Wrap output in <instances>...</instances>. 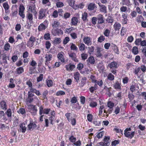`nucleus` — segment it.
<instances>
[{
	"mask_svg": "<svg viewBox=\"0 0 146 146\" xmlns=\"http://www.w3.org/2000/svg\"><path fill=\"white\" fill-rule=\"evenodd\" d=\"M132 51L134 54H137L139 53V50L137 47L136 46L133 47L132 49Z\"/></svg>",
	"mask_w": 146,
	"mask_h": 146,
	"instance_id": "obj_31",
	"label": "nucleus"
},
{
	"mask_svg": "<svg viewBox=\"0 0 146 146\" xmlns=\"http://www.w3.org/2000/svg\"><path fill=\"white\" fill-rule=\"evenodd\" d=\"M75 67V66L74 65L70 64L66 65V70L68 71H72Z\"/></svg>",
	"mask_w": 146,
	"mask_h": 146,
	"instance_id": "obj_20",
	"label": "nucleus"
},
{
	"mask_svg": "<svg viewBox=\"0 0 146 146\" xmlns=\"http://www.w3.org/2000/svg\"><path fill=\"white\" fill-rule=\"evenodd\" d=\"M24 72V69L23 67H21L17 68V72L18 74H21Z\"/></svg>",
	"mask_w": 146,
	"mask_h": 146,
	"instance_id": "obj_40",
	"label": "nucleus"
},
{
	"mask_svg": "<svg viewBox=\"0 0 146 146\" xmlns=\"http://www.w3.org/2000/svg\"><path fill=\"white\" fill-rule=\"evenodd\" d=\"M18 112L19 113L22 115L25 114L26 113L25 109L23 108H20L19 111H18Z\"/></svg>",
	"mask_w": 146,
	"mask_h": 146,
	"instance_id": "obj_53",
	"label": "nucleus"
},
{
	"mask_svg": "<svg viewBox=\"0 0 146 146\" xmlns=\"http://www.w3.org/2000/svg\"><path fill=\"white\" fill-rule=\"evenodd\" d=\"M97 19L98 23H103L105 22L103 16L101 14H99L98 15Z\"/></svg>",
	"mask_w": 146,
	"mask_h": 146,
	"instance_id": "obj_13",
	"label": "nucleus"
},
{
	"mask_svg": "<svg viewBox=\"0 0 146 146\" xmlns=\"http://www.w3.org/2000/svg\"><path fill=\"white\" fill-rule=\"evenodd\" d=\"M110 31L108 29H106L104 32V35L106 37H108L109 36Z\"/></svg>",
	"mask_w": 146,
	"mask_h": 146,
	"instance_id": "obj_43",
	"label": "nucleus"
},
{
	"mask_svg": "<svg viewBox=\"0 0 146 146\" xmlns=\"http://www.w3.org/2000/svg\"><path fill=\"white\" fill-rule=\"evenodd\" d=\"M68 121L70 122L72 125L73 126H74L76 124V119L75 118L73 117H71L69 121Z\"/></svg>",
	"mask_w": 146,
	"mask_h": 146,
	"instance_id": "obj_30",
	"label": "nucleus"
},
{
	"mask_svg": "<svg viewBox=\"0 0 146 146\" xmlns=\"http://www.w3.org/2000/svg\"><path fill=\"white\" fill-rule=\"evenodd\" d=\"M105 39V37L103 35L100 36L98 38V41L99 42H102Z\"/></svg>",
	"mask_w": 146,
	"mask_h": 146,
	"instance_id": "obj_50",
	"label": "nucleus"
},
{
	"mask_svg": "<svg viewBox=\"0 0 146 146\" xmlns=\"http://www.w3.org/2000/svg\"><path fill=\"white\" fill-rule=\"evenodd\" d=\"M122 2L123 5L127 6H131L132 4L130 3L129 0H122Z\"/></svg>",
	"mask_w": 146,
	"mask_h": 146,
	"instance_id": "obj_27",
	"label": "nucleus"
},
{
	"mask_svg": "<svg viewBox=\"0 0 146 146\" xmlns=\"http://www.w3.org/2000/svg\"><path fill=\"white\" fill-rule=\"evenodd\" d=\"M126 31L124 27H123L121 31L120 34L121 36H123L125 34Z\"/></svg>",
	"mask_w": 146,
	"mask_h": 146,
	"instance_id": "obj_60",
	"label": "nucleus"
},
{
	"mask_svg": "<svg viewBox=\"0 0 146 146\" xmlns=\"http://www.w3.org/2000/svg\"><path fill=\"white\" fill-rule=\"evenodd\" d=\"M92 38L88 36H85L83 39L84 43L88 46L91 45L92 44Z\"/></svg>",
	"mask_w": 146,
	"mask_h": 146,
	"instance_id": "obj_8",
	"label": "nucleus"
},
{
	"mask_svg": "<svg viewBox=\"0 0 146 146\" xmlns=\"http://www.w3.org/2000/svg\"><path fill=\"white\" fill-rule=\"evenodd\" d=\"M117 64L116 62L113 61L111 62L110 64L109 65L110 68H117Z\"/></svg>",
	"mask_w": 146,
	"mask_h": 146,
	"instance_id": "obj_26",
	"label": "nucleus"
},
{
	"mask_svg": "<svg viewBox=\"0 0 146 146\" xmlns=\"http://www.w3.org/2000/svg\"><path fill=\"white\" fill-rule=\"evenodd\" d=\"M85 45L83 43H81L79 46V48L80 50L83 51L85 50Z\"/></svg>",
	"mask_w": 146,
	"mask_h": 146,
	"instance_id": "obj_55",
	"label": "nucleus"
},
{
	"mask_svg": "<svg viewBox=\"0 0 146 146\" xmlns=\"http://www.w3.org/2000/svg\"><path fill=\"white\" fill-rule=\"evenodd\" d=\"M96 84L100 86L101 87L102 86L103 83L102 80H97Z\"/></svg>",
	"mask_w": 146,
	"mask_h": 146,
	"instance_id": "obj_64",
	"label": "nucleus"
},
{
	"mask_svg": "<svg viewBox=\"0 0 146 146\" xmlns=\"http://www.w3.org/2000/svg\"><path fill=\"white\" fill-rule=\"evenodd\" d=\"M110 137H105L104 139V142H100L98 143L102 146H109L110 144Z\"/></svg>",
	"mask_w": 146,
	"mask_h": 146,
	"instance_id": "obj_5",
	"label": "nucleus"
},
{
	"mask_svg": "<svg viewBox=\"0 0 146 146\" xmlns=\"http://www.w3.org/2000/svg\"><path fill=\"white\" fill-rule=\"evenodd\" d=\"M100 7V11L104 13H106L107 12V7L104 5L101 4L100 3H98Z\"/></svg>",
	"mask_w": 146,
	"mask_h": 146,
	"instance_id": "obj_17",
	"label": "nucleus"
},
{
	"mask_svg": "<svg viewBox=\"0 0 146 146\" xmlns=\"http://www.w3.org/2000/svg\"><path fill=\"white\" fill-rule=\"evenodd\" d=\"M70 48L71 50L75 51L78 50V48L75 44L73 43H70Z\"/></svg>",
	"mask_w": 146,
	"mask_h": 146,
	"instance_id": "obj_37",
	"label": "nucleus"
},
{
	"mask_svg": "<svg viewBox=\"0 0 146 146\" xmlns=\"http://www.w3.org/2000/svg\"><path fill=\"white\" fill-rule=\"evenodd\" d=\"M39 113L40 115L42 114H48L50 111V108H45L43 109L42 106H40L39 108Z\"/></svg>",
	"mask_w": 146,
	"mask_h": 146,
	"instance_id": "obj_7",
	"label": "nucleus"
},
{
	"mask_svg": "<svg viewBox=\"0 0 146 146\" xmlns=\"http://www.w3.org/2000/svg\"><path fill=\"white\" fill-rule=\"evenodd\" d=\"M61 42V39L60 38H56L54 39L53 43L55 44H57L60 43Z\"/></svg>",
	"mask_w": 146,
	"mask_h": 146,
	"instance_id": "obj_32",
	"label": "nucleus"
},
{
	"mask_svg": "<svg viewBox=\"0 0 146 146\" xmlns=\"http://www.w3.org/2000/svg\"><path fill=\"white\" fill-rule=\"evenodd\" d=\"M47 27V25H44L43 23H42L38 26V29L39 31H41L44 30L46 29Z\"/></svg>",
	"mask_w": 146,
	"mask_h": 146,
	"instance_id": "obj_21",
	"label": "nucleus"
},
{
	"mask_svg": "<svg viewBox=\"0 0 146 146\" xmlns=\"http://www.w3.org/2000/svg\"><path fill=\"white\" fill-rule=\"evenodd\" d=\"M16 5H15L14 6L13 5L12 7V15L13 16H16L17 15V13H18L17 11V9H16V10H14V11H13V8L14 7H16Z\"/></svg>",
	"mask_w": 146,
	"mask_h": 146,
	"instance_id": "obj_45",
	"label": "nucleus"
},
{
	"mask_svg": "<svg viewBox=\"0 0 146 146\" xmlns=\"http://www.w3.org/2000/svg\"><path fill=\"white\" fill-rule=\"evenodd\" d=\"M80 76V74L78 72H76L74 74V78L76 82H78L79 80Z\"/></svg>",
	"mask_w": 146,
	"mask_h": 146,
	"instance_id": "obj_23",
	"label": "nucleus"
},
{
	"mask_svg": "<svg viewBox=\"0 0 146 146\" xmlns=\"http://www.w3.org/2000/svg\"><path fill=\"white\" fill-rule=\"evenodd\" d=\"M97 105V104L96 102L94 101H91L89 104L90 106L92 108H95Z\"/></svg>",
	"mask_w": 146,
	"mask_h": 146,
	"instance_id": "obj_41",
	"label": "nucleus"
},
{
	"mask_svg": "<svg viewBox=\"0 0 146 146\" xmlns=\"http://www.w3.org/2000/svg\"><path fill=\"white\" fill-rule=\"evenodd\" d=\"M46 10L44 9H41L38 12V18L39 20H41L46 17Z\"/></svg>",
	"mask_w": 146,
	"mask_h": 146,
	"instance_id": "obj_4",
	"label": "nucleus"
},
{
	"mask_svg": "<svg viewBox=\"0 0 146 146\" xmlns=\"http://www.w3.org/2000/svg\"><path fill=\"white\" fill-rule=\"evenodd\" d=\"M56 6L57 7H61L64 6V4L62 2L58 1L56 3Z\"/></svg>",
	"mask_w": 146,
	"mask_h": 146,
	"instance_id": "obj_56",
	"label": "nucleus"
},
{
	"mask_svg": "<svg viewBox=\"0 0 146 146\" xmlns=\"http://www.w3.org/2000/svg\"><path fill=\"white\" fill-rule=\"evenodd\" d=\"M75 29V28L71 27L69 28L65 29L64 30V32L66 34H69L71 32L73 31Z\"/></svg>",
	"mask_w": 146,
	"mask_h": 146,
	"instance_id": "obj_24",
	"label": "nucleus"
},
{
	"mask_svg": "<svg viewBox=\"0 0 146 146\" xmlns=\"http://www.w3.org/2000/svg\"><path fill=\"white\" fill-rule=\"evenodd\" d=\"M120 110V107L118 106H117L115 108L114 113L116 115L118 114Z\"/></svg>",
	"mask_w": 146,
	"mask_h": 146,
	"instance_id": "obj_61",
	"label": "nucleus"
},
{
	"mask_svg": "<svg viewBox=\"0 0 146 146\" xmlns=\"http://www.w3.org/2000/svg\"><path fill=\"white\" fill-rule=\"evenodd\" d=\"M42 3L43 5H46L50 6L51 5V3L49 0H42Z\"/></svg>",
	"mask_w": 146,
	"mask_h": 146,
	"instance_id": "obj_42",
	"label": "nucleus"
},
{
	"mask_svg": "<svg viewBox=\"0 0 146 146\" xmlns=\"http://www.w3.org/2000/svg\"><path fill=\"white\" fill-rule=\"evenodd\" d=\"M108 79L110 81H112L114 79V76L111 73L109 74L107 76Z\"/></svg>",
	"mask_w": 146,
	"mask_h": 146,
	"instance_id": "obj_33",
	"label": "nucleus"
},
{
	"mask_svg": "<svg viewBox=\"0 0 146 146\" xmlns=\"http://www.w3.org/2000/svg\"><path fill=\"white\" fill-rule=\"evenodd\" d=\"M141 38H138L136 39L135 42L136 45L139 46L141 44Z\"/></svg>",
	"mask_w": 146,
	"mask_h": 146,
	"instance_id": "obj_57",
	"label": "nucleus"
},
{
	"mask_svg": "<svg viewBox=\"0 0 146 146\" xmlns=\"http://www.w3.org/2000/svg\"><path fill=\"white\" fill-rule=\"evenodd\" d=\"M69 56L71 59L76 62H78V59L76 58V55L75 53H71L69 54Z\"/></svg>",
	"mask_w": 146,
	"mask_h": 146,
	"instance_id": "obj_19",
	"label": "nucleus"
},
{
	"mask_svg": "<svg viewBox=\"0 0 146 146\" xmlns=\"http://www.w3.org/2000/svg\"><path fill=\"white\" fill-rule=\"evenodd\" d=\"M33 97H28L26 99V102L27 104H28L32 103L33 100Z\"/></svg>",
	"mask_w": 146,
	"mask_h": 146,
	"instance_id": "obj_36",
	"label": "nucleus"
},
{
	"mask_svg": "<svg viewBox=\"0 0 146 146\" xmlns=\"http://www.w3.org/2000/svg\"><path fill=\"white\" fill-rule=\"evenodd\" d=\"M36 127L37 125L35 122L30 121V123L28 125L27 129L30 131H33Z\"/></svg>",
	"mask_w": 146,
	"mask_h": 146,
	"instance_id": "obj_11",
	"label": "nucleus"
},
{
	"mask_svg": "<svg viewBox=\"0 0 146 146\" xmlns=\"http://www.w3.org/2000/svg\"><path fill=\"white\" fill-rule=\"evenodd\" d=\"M70 40V38L68 37H66L63 40V43L66 44Z\"/></svg>",
	"mask_w": 146,
	"mask_h": 146,
	"instance_id": "obj_59",
	"label": "nucleus"
},
{
	"mask_svg": "<svg viewBox=\"0 0 146 146\" xmlns=\"http://www.w3.org/2000/svg\"><path fill=\"white\" fill-rule=\"evenodd\" d=\"M1 107L3 110H6L7 109L6 103L4 101H2L0 103Z\"/></svg>",
	"mask_w": 146,
	"mask_h": 146,
	"instance_id": "obj_28",
	"label": "nucleus"
},
{
	"mask_svg": "<svg viewBox=\"0 0 146 146\" xmlns=\"http://www.w3.org/2000/svg\"><path fill=\"white\" fill-rule=\"evenodd\" d=\"M32 80L31 79H30L29 80L27 81L26 82V84L30 88L32 87L33 84L32 82Z\"/></svg>",
	"mask_w": 146,
	"mask_h": 146,
	"instance_id": "obj_46",
	"label": "nucleus"
},
{
	"mask_svg": "<svg viewBox=\"0 0 146 146\" xmlns=\"http://www.w3.org/2000/svg\"><path fill=\"white\" fill-rule=\"evenodd\" d=\"M51 45L50 42L49 41H46L45 42V47L47 49H49Z\"/></svg>",
	"mask_w": 146,
	"mask_h": 146,
	"instance_id": "obj_51",
	"label": "nucleus"
},
{
	"mask_svg": "<svg viewBox=\"0 0 146 146\" xmlns=\"http://www.w3.org/2000/svg\"><path fill=\"white\" fill-rule=\"evenodd\" d=\"M3 7L5 11L9 9V6L7 2H6L3 4Z\"/></svg>",
	"mask_w": 146,
	"mask_h": 146,
	"instance_id": "obj_52",
	"label": "nucleus"
},
{
	"mask_svg": "<svg viewBox=\"0 0 146 146\" xmlns=\"http://www.w3.org/2000/svg\"><path fill=\"white\" fill-rule=\"evenodd\" d=\"M87 80V78L85 76L82 78L80 80V82L79 84V86L80 88L83 87L86 84Z\"/></svg>",
	"mask_w": 146,
	"mask_h": 146,
	"instance_id": "obj_12",
	"label": "nucleus"
},
{
	"mask_svg": "<svg viewBox=\"0 0 146 146\" xmlns=\"http://www.w3.org/2000/svg\"><path fill=\"white\" fill-rule=\"evenodd\" d=\"M79 22V19L77 17H73L71 20L70 24L71 25L76 26Z\"/></svg>",
	"mask_w": 146,
	"mask_h": 146,
	"instance_id": "obj_10",
	"label": "nucleus"
},
{
	"mask_svg": "<svg viewBox=\"0 0 146 146\" xmlns=\"http://www.w3.org/2000/svg\"><path fill=\"white\" fill-rule=\"evenodd\" d=\"M96 8V5L94 3H90L88 5V9L90 11L94 10Z\"/></svg>",
	"mask_w": 146,
	"mask_h": 146,
	"instance_id": "obj_18",
	"label": "nucleus"
},
{
	"mask_svg": "<svg viewBox=\"0 0 146 146\" xmlns=\"http://www.w3.org/2000/svg\"><path fill=\"white\" fill-rule=\"evenodd\" d=\"M26 17L27 19L30 21H32L33 19V15L31 13H30L27 14Z\"/></svg>",
	"mask_w": 146,
	"mask_h": 146,
	"instance_id": "obj_34",
	"label": "nucleus"
},
{
	"mask_svg": "<svg viewBox=\"0 0 146 146\" xmlns=\"http://www.w3.org/2000/svg\"><path fill=\"white\" fill-rule=\"evenodd\" d=\"M9 117H11L12 115V111L11 109L10 108L8 109L5 113Z\"/></svg>",
	"mask_w": 146,
	"mask_h": 146,
	"instance_id": "obj_39",
	"label": "nucleus"
},
{
	"mask_svg": "<svg viewBox=\"0 0 146 146\" xmlns=\"http://www.w3.org/2000/svg\"><path fill=\"white\" fill-rule=\"evenodd\" d=\"M35 5H31L29 6L28 7V11L31 12V13H33L35 14H36L37 12L36 11Z\"/></svg>",
	"mask_w": 146,
	"mask_h": 146,
	"instance_id": "obj_14",
	"label": "nucleus"
},
{
	"mask_svg": "<svg viewBox=\"0 0 146 146\" xmlns=\"http://www.w3.org/2000/svg\"><path fill=\"white\" fill-rule=\"evenodd\" d=\"M65 94V93L64 91L61 90L58 91L56 93V95L58 96H63Z\"/></svg>",
	"mask_w": 146,
	"mask_h": 146,
	"instance_id": "obj_49",
	"label": "nucleus"
},
{
	"mask_svg": "<svg viewBox=\"0 0 146 146\" xmlns=\"http://www.w3.org/2000/svg\"><path fill=\"white\" fill-rule=\"evenodd\" d=\"M81 56L83 60H85L87 58L88 54L86 53H82L81 55Z\"/></svg>",
	"mask_w": 146,
	"mask_h": 146,
	"instance_id": "obj_58",
	"label": "nucleus"
},
{
	"mask_svg": "<svg viewBox=\"0 0 146 146\" xmlns=\"http://www.w3.org/2000/svg\"><path fill=\"white\" fill-rule=\"evenodd\" d=\"M36 40V38L34 36H31L27 42V46L29 47H31L34 45V43Z\"/></svg>",
	"mask_w": 146,
	"mask_h": 146,
	"instance_id": "obj_9",
	"label": "nucleus"
},
{
	"mask_svg": "<svg viewBox=\"0 0 146 146\" xmlns=\"http://www.w3.org/2000/svg\"><path fill=\"white\" fill-rule=\"evenodd\" d=\"M88 62L92 64H94L95 62V60L93 56L90 57L87 60Z\"/></svg>",
	"mask_w": 146,
	"mask_h": 146,
	"instance_id": "obj_25",
	"label": "nucleus"
},
{
	"mask_svg": "<svg viewBox=\"0 0 146 146\" xmlns=\"http://www.w3.org/2000/svg\"><path fill=\"white\" fill-rule=\"evenodd\" d=\"M113 26L116 31H118L121 27V25L119 23L116 22L114 25Z\"/></svg>",
	"mask_w": 146,
	"mask_h": 146,
	"instance_id": "obj_29",
	"label": "nucleus"
},
{
	"mask_svg": "<svg viewBox=\"0 0 146 146\" xmlns=\"http://www.w3.org/2000/svg\"><path fill=\"white\" fill-rule=\"evenodd\" d=\"M64 54V53L63 52H61L59 53L57 55V57L58 59L62 62H64L65 61L63 55Z\"/></svg>",
	"mask_w": 146,
	"mask_h": 146,
	"instance_id": "obj_15",
	"label": "nucleus"
},
{
	"mask_svg": "<svg viewBox=\"0 0 146 146\" xmlns=\"http://www.w3.org/2000/svg\"><path fill=\"white\" fill-rule=\"evenodd\" d=\"M53 57V55L49 53H47L45 55L44 57L45 59V65L48 66L49 69L50 67L49 66L50 61L52 60Z\"/></svg>",
	"mask_w": 146,
	"mask_h": 146,
	"instance_id": "obj_1",
	"label": "nucleus"
},
{
	"mask_svg": "<svg viewBox=\"0 0 146 146\" xmlns=\"http://www.w3.org/2000/svg\"><path fill=\"white\" fill-rule=\"evenodd\" d=\"M131 131V128H127L124 131V135L126 137L131 139L134 136V131L130 132Z\"/></svg>",
	"mask_w": 146,
	"mask_h": 146,
	"instance_id": "obj_3",
	"label": "nucleus"
},
{
	"mask_svg": "<svg viewBox=\"0 0 146 146\" xmlns=\"http://www.w3.org/2000/svg\"><path fill=\"white\" fill-rule=\"evenodd\" d=\"M28 109L33 115H35L36 114L37 110L35 106L29 105H28Z\"/></svg>",
	"mask_w": 146,
	"mask_h": 146,
	"instance_id": "obj_6",
	"label": "nucleus"
},
{
	"mask_svg": "<svg viewBox=\"0 0 146 146\" xmlns=\"http://www.w3.org/2000/svg\"><path fill=\"white\" fill-rule=\"evenodd\" d=\"M25 8L23 5H21L19 8V12H24Z\"/></svg>",
	"mask_w": 146,
	"mask_h": 146,
	"instance_id": "obj_54",
	"label": "nucleus"
},
{
	"mask_svg": "<svg viewBox=\"0 0 146 146\" xmlns=\"http://www.w3.org/2000/svg\"><path fill=\"white\" fill-rule=\"evenodd\" d=\"M43 78V75L42 74H40L39 76L37 78V81L38 82L42 81Z\"/></svg>",
	"mask_w": 146,
	"mask_h": 146,
	"instance_id": "obj_62",
	"label": "nucleus"
},
{
	"mask_svg": "<svg viewBox=\"0 0 146 146\" xmlns=\"http://www.w3.org/2000/svg\"><path fill=\"white\" fill-rule=\"evenodd\" d=\"M26 128L25 123H21L20 125V131L24 133L26 131Z\"/></svg>",
	"mask_w": 146,
	"mask_h": 146,
	"instance_id": "obj_22",
	"label": "nucleus"
},
{
	"mask_svg": "<svg viewBox=\"0 0 146 146\" xmlns=\"http://www.w3.org/2000/svg\"><path fill=\"white\" fill-rule=\"evenodd\" d=\"M88 14L86 12H84L82 14V19L84 21H88Z\"/></svg>",
	"mask_w": 146,
	"mask_h": 146,
	"instance_id": "obj_35",
	"label": "nucleus"
},
{
	"mask_svg": "<svg viewBox=\"0 0 146 146\" xmlns=\"http://www.w3.org/2000/svg\"><path fill=\"white\" fill-rule=\"evenodd\" d=\"M11 46L9 43H6L4 45V49L5 50L8 51L10 48Z\"/></svg>",
	"mask_w": 146,
	"mask_h": 146,
	"instance_id": "obj_47",
	"label": "nucleus"
},
{
	"mask_svg": "<svg viewBox=\"0 0 146 146\" xmlns=\"http://www.w3.org/2000/svg\"><path fill=\"white\" fill-rule=\"evenodd\" d=\"M44 38L46 40H50L51 39L50 34L48 33L45 34L44 35Z\"/></svg>",
	"mask_w": 146,
	"mask_h": 146,
	"instance_id": "obj_38",
	"label": "nucleus"
},
{
	"mask_svg": "<svg viewBox=\"0 0 146 146\" xmlns=\"http://www.w3.org/2000/svg\"><path fill=\"white\" fill-rule=\"evenodd\" d=\"M47 86L48 87L52 86L53 85L52 81L51 80H47L46 81Z\"/></svg>",
	"mask_w": 146,
	"mask_h": 146,
	"instance_id": "obj_44",
	"label": "nucleus"
},
{
	"mask_svg": "<svg viewBox=\"0 0 146 146\" xmlns=\"http://www.w3.org/2000/svg\"><path fill=\"white\" fill-rule=\"evenodd\" d=\"M113 87L115 89L117 90L120 91L121 89V86L120 82L117 81L113 84Z\"/></svg>",
	"mask_w": 146,
	"mask_h": 146,
	"instance_id": "obj_16",
	"label": "nucleus"
},
{
	"mask_svg": "<svg viewBox=\"0 0 146 146\" xmlns=\"http://www.w3.org/2000/svg\"><path fill=\"white\" fill-rule=\"evenodd\" d=\"M93 116L92 114H89L87 115V118L88 120L90 122L92 121L93 119Z\"/></svg>",
	"mask_w": 146,
	"mask_h": 146,
	"instance_id": "obj_48",
	"label": "nucleus"
},
{
	"mask_svg": "<svg viewBox=\"0 0 146 146\" xmlns=\"http://www.w3.org/2000/svg\"><path fill=\"white\" fill-rule=\"evenodd\" d=\"M114 106V104L111 102H108L107 103V106L109 108L106 111V110L104 111V113L106 114L107 117L109 116V114H110L113 110V107Z\"/></svg>",
	"mask_w": 146,
	"mask_h": 146,
	"instance_id": "obj_2",
	"label": "nucleus"
},
{
	"mask_svg": "<svg viewBox=\"0 0 146 146\" xmlns=\"http://www.w3.org/2000/svg\"><path fill=\"white\" fill-rule=\"evenodd\" d=\"M127 9V7L126 6H123L120 8V10L121 12H125Z\"/></svg>",
	"mask_w": 146,
	"mask_h": 146,
	"instance_id": "obj_63",
	"label": "nucleus"
}]
</instances>
